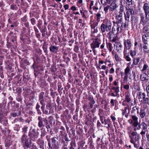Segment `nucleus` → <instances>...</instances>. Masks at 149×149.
<instances>
[{
    "instance_id": "f257e3e1",
    "label": "nucleus",
    "mask_w": 149,
    "mask_h": 149,
    "mask_svg": "<svg viewBox=\"0 0 149 149\" xmlns=\"http://www.w3.org/2000/svg\"><path fill=\"white\" fill-rule=\"evenodd\" d=\"M143 8L144 13L140 14L141 22L143 24H149V3H144Z\"/></svg>"
},
{
    "instance_id": "f03ea898",
    "label": "nucleus",
    "mask_w": 149,
    "mask_h": 149,
    "mask_svg": "<svg viewBox=\"0 0 149 149\" xmlns=\"http://www.w3.org/2000/svg\"><path fill=\"white\" fill-rule=\"evenodd\" d=\"M111 26L112 24L109 20L107 19L104 20L100 27L102 33H103L105 31H110L111 29Z\"/></svg>"
},
{
    "instance_id": "7ed1b4c3",
    "label": "nucleus",
    "mask_w": 149,
    "mask_h": 149,
    "mask_svg": "<svg viewBox=\"0 0 149 149\" xmlns=\"http://www.w3.org/2000/svg\"><path fill=\"white\" fill-rule=\"evenodd\" d=\"M147 129V125L144 122H143L141 123H139L137 124V126H136L134 128V130L136 131L141 129V131L140 134L143 137L146 134V130Z\"/></svg>"
},
{
    "instance_id": "20e7f679",
    "label": "nucleus",
    "mask_w": 149,
    "mask_h": 149,
    "mask_svg": "<svg viewBox=\"0 0 149 149\" xmlns=\"http://www.w3.org/2000/svg\"><path fill=\"white\" fill-rule=\"evenodd\" d=\"M124 81L127 82V81L128 79L129 78L130 79L132 80V77L134 79L136 77V73L134 71H132V73L133 76H132L130 66H128L124 70Z\"/></svg>"
},
{
    "instance_id": "39448f33",
    "label": "nucleus",
    "mask_w": 149,
    "mask_h": 149,
    "mask_svg": "<svg viewBox=\"0 0 149 149\" xmlns=\"http://www.w3.org/2000/svg\"><path fill=\"white\" fill-rule=\"evenodd\" d=\"M48 149H58L59 148L58 144V139L57 138L54 137L51 139L52 143L50 139L48 140Z\"/></svg>"
},
{
    "instance_id": "423d86ee",
    "label": "nucleus",
    "mask_w": 149,
    "mask_h": 149,
    "mask_svg": "<svg viewBox=\"0 0 149 149\" xmlns=\"http://www.w3.org/2000/svg\"><path fill=\"white\" fill-rule=\"evenodd\" d=\"M101 40L98 37L93 40V42L91 44V47L94 53L95 51V49L98 48L101 44Z\"/></svg>"
},
{
    "instance_id": "0eeeda50",
    "label": "nucleus",
    "mask_w": 149,
    "mask_h": 149,
    "mask_svg": "<svg viewBox=\"0 0 149 149\" xmlns=\"http://www.w3.org/2000/svg\"><path fill=\"white\" fill-rule=\"evenodd\" d=\"M130 128H128L129 130ZM132 131V130H129L127 131L128 134H129V137L130 139H134L135 141H138L140 139L141 137L139 134H138L137 132L136 131H132L131 133V132Z\"/></svg>"
},
{
    "instance_id": "6e6552de",
    "label": "nucleus",
    "mask_w": 149,
    "mask_h": 149,
    "mask_svg": "<svg viewBox=\"0 0 149 149\" xmlns=\"http://www.w3.org/2000/svg\"><path fill=\"white\" fill-rule=\"evenodd\" d=\"M123 44L124 49L123 53L124 54H126L127 50H129L132 45V40L130 39H125L124 40Z\"/></svg>"
},
{
    "instance_id": "1a4fd4ad",
    "label": "nucleus",
    "mask_w": 149,
    "mask_h": 149,
    "mask_svg": "<svg viewBox=\"0 0 149 149\" xmlns=\"http://www.w3.org/2000/svg\"><path fill=\"white\" fill-rule=\"evenodd\" d=\"M124 102H126L128 103H130V105L132 106H134L136 103V100L135 98L134 99L133 101L132 100L131 96L130 93H126L125 94V98Z\"/></svg>"
},
{
    "instance_id": "9d476101",
    "label": "nucleus",
    "mask_w": 149,
    "mask_h": 149,
    "mask_svg": "<svg viewBox=\"0 0 149 149\" xmlns=\"http://www.w3.org/2000/svg\"><path fill=\"white\" fill-rule=\"evenodd\" d=\"M111 95L113 97H119L118 93L119 92V87L118 86H113L110 88Z\"/></svg>"
},
{
    "instance_id": "9b49d317",
    "label": "nucleus",
    "mask_w": 149,
    "mask_h": 149,
    "mask_svg": "<svg viewBox=\"0 0 149 149\" xmlns=\"http://www.w3.org/2000/svg\"><path fill=\"white\" fill-rule=\"evenodd\" d=\"M27 136L25 134H24L22 136L21 139L22 142L25 144V146L27 147H29L31 143V141L27 138Z\"/></svg>"
},
{
    "instance_id": "f8f14e48",
    "label": "nucleus",
    "mask_w": 149,
    "mask_h": 149,
    "mask_svg": "<svg viewBox=\"0 0 149 149\" xmlns=\"http://www.w3.org/2000/svg\"><path fill=\"white\" fill-rule=\"evenodd\" d=\"M123 14H115L116 21H113V24H119L121 23L122 22Z\"/></svg>"
},
{
    "instance_id": "ddd939ff",
    "label": "nucleus",
    "mask_w": 149,
    "mask_h": 149,
    "mask_svg": "<svg viewBox=\"0 0 149 149\" xmlns=\"http://www.w3.org/2000/svg\"><path fill=\"white\" fill-rule=\"evenodd\" d=\"M131 119L129 120H131V122L130 123V124H132L134 128L135 126L137 125V124L138 123V118L135 115H132L131 116Z\"/></svg>"
},
{
    "instance_id": "4468645a",
    "label": "nucleus",
    "mask_w": 149,
    "mask_h": 149,
    "mask_svg": "<svg viewBox=\"0 0 149 149\" xmlns=\"http://www.w3.org/2000/svg\"><path fill=\"white\" fill-rule=\"evenodd\" d=\"M29 135L31 139L33 141H34L35 139L37 138L36 133V132L34 129H33L31 128L30 130Z\"/></svg>"
},
{
    "instance_id": "2eb2a0df",
    "label": "nucleus",
    "mask_w": 149,
    "mask_h": 149,
    "mask_svg": "<svg viewBox=\"0 0 149 149\" xmlns=\"http://www.w3.org/2000/svg\"><path fill=\"white\" fill-rule=\"evenodd\" d=\"M104 122L105 126L107 128L108 130L111 128V123L109 118H104Z\"/></svg>"
},
{
    "instance_id": "dca6fc26",
    "label": "nucleus",
    "mask_w": 149,
    "mask_h": 149,
    "mask_svg": "<svg viewBox=\"0 0 149 149\" xmlns=\"http://www.w3.org/2000/svg\"><path fill=\"white\" fill-rule=\"evenodd\" d=\"M114 45L116 46V49L118 53H121L122 50L123 46L120 42H116Z\"/></svg>"
},
{
    "instance_id": "f3484780",
    "label": "nucleus",
    "mask_w": 149,
    "mask_h": 149,
    "mask_svg": "<svg viewBox=\"0 0 149 149\" xmlns=\"http://www.w3.org/2000/svg\"><path fill=\"white\" fill-rule=\"evenodd\" d=\"M149 74H146V73L144 72L141 74L140 76V79L141 81H146L148 80V76Z\"/></svg>"
},
{
    "instance_id": "a211bd4d",
    "label": "nucleus",
    "mask_w": 149,
    "mask_h": 149,
    "mask_svg": "<svg viewBox=\"0 0 149 149\" xmlns=\"http://www.w3.org/2000/svg\"><path fill=\"white\" fill-rule=\"evenodd\" d=\"M109 10L110 11H113L118 7V6L115 3V1L112 2L111 4L109 5Z\"/></svg>"
},
{
    "instance_id": "6ab92c4d",
    "label": "nucleus",
    "mask_w": 149,
    "mask_h": 149,
    "mask_svg": "<svg viewBox=\"0 0 149 149\" xmlns=\"http://www.w3.org/2000/svg\"><path fill=\"white\" fill-rule=\"evenodd\" d=\"M137 96L139 99H142L143 100L146 97L147 95L144 93H142L141 92H139L137 93Z\"/></svg>"
},
{
    "instance_id": "aec40b11",
    "label": "nucleus",
    "mask_w": 149,
    "mask_h": 149,
    "mask_svg": "<svg viewBox=\"0 0 149 149\" xmlns=\"http://www.w3.org/2000/svg\"><path fill=\"white\" fill-rule=\"evenodd\" d=\"M134 17L130 15L127 13L125 14V21L127 22L133 21Z\"/></svg>"
},
{
    "instance_id": "412c9836",
    "label": "nucleus",
    "mask_w": 149,
    "mask_h": 149,
    "mask_svg": "<svg viewBox=\"0 0 149 149\" xmlns=\"http://www.w3.org/2000/svg\"><path fill=\"white\" fill-rule=\"evenodd\" d=\"M116 0H100L101 3L103 5L109 4L112 2L115 1Z\"/></svg>"
},
{
    "instance_id": "4be33fe9",
    "label": "nucleus",
    "mask_w": 149,
    "mask_h": 149,
    "mask_svg": "<svg viewBox=\"0 0 149 149\" xmlns=\"http://www.w3.org/2000/svg\"><path fill=\"white\" fill-rule=\"evenodd\" d=\"M148 44H144L142 46L141 45V48L143 49L144 53H149V48L148 47Z\"/></svg>"
},
{
    "instance_id": "5701e85b",
    "label": "nucleus",
    "mask_w": 149,
    "mask_h": 149,
    "mask_svg": "<svg viewBox=\"0 0 149 149\" xmlns=\"http://www.w3.org/2000/svg\"><path fill=\"white\" fill-rule=\"evenodd\" d=\"M130 110L129 106L127 104L125 107L123 109H122V115L124 116L125 114L128 113L127 110H128V113H129V111Z\"/></svg>"
},
{
    "instance_id": "b1692460",
    "label": "nucleus",
    "mask_w": 149,
    "mask_h": 149,
    "mask_svg": "<svg viewBox=\"0 0 149 149\" xmlns=\"http://www.w3.org/2000/svg\"><path fill=\"white\" fill-rule=\"evenodd\" d=\"M143 72L146 73V74H149V67L148 65L146 63H144L143 66V68L141 70Z\"/></svg>"
},
{
    "instance_id": "393cba45",
    "label": "nucleus",
    "mask_w": 149,
    "mask_h": 149,
    "mask_svg": "<svg viewBox=\"0 0 149 149\" xmlns=\"http://www.w3.org/2000/svg\"><path fill=\"white\" fill-rule=\"evenodd\" d=\"M38 119L40 120L38 123V126L41 127H42L44 126L45 125V122L47 121L45 119H41L40 117H39Z\"/></svg>"
},
{
    "instance_id": "a878e982",
    "label": "nucleus",
    "mask_w": 149,
    "mask_h": 149,
    "mask_svg": "<svg viewBox=\"0 0 149 149\" xmlns=\"http://www.w3.org/2000/svg\"><path fill=\"white\" fill-rule=\"evenodd\" d=\"M141 118L142 119L143 118L146 116V113L145 110L144 109H141L140 110V111L139 113Z\"/></svg>"
},
{
    "instance_id": "bb28decb",
    "label": "nucleus",
    "mask_w": 149,
    "mask_h": 149,
    "mask_svg": "<svg viewBox=\"0 0 149 149\" xmlns=\"http://www.w3.org/2000/svg\"><path fill=\"white\" fill-rule=\"evenodd\" d=\"M58 49V47L55 46H51L49 47V49L50 52L54 53H56Z\"/></svg>"
},
{
    "instance_id": "cd10ccee",
    "label": "nucleus",
    "mask_w": 149,
    "mask_h": 149,
    "mask_svg": "<svg viewBox=\"0 0 149 149\" xmlns=\"http://www.w3.org/2000/svg\"><path fill=\"white\" fill-rule=\"evenodd\" d=\"M141 103L143 104H146L149 105V96L147 95L146 97L143 100H141Z\"/></svg>"
},
{
    "instance_id": "c85d7f7f",
    "label": "nucleus",
    "mask_w": 149,
    "mask_h": 149,
    "mask_svg": "<svg viewBox=\"0 0 149 149\" xmlns=\"http://www.w3.org/2000/svg\"><path fill=\"white\" fill-rule=\"evenodd\" d=\"M149 38V36L148 34L143 35L142 37V40L144 44H147Z\"/></svg>"
},
{
    "instance_id": "c756f323",
    "label": "nucleus",
    "mask_w": 149,
    "mask_h": 149,
    "mask_svg": "<svg viewBox=\"0 0 149 149\" xmlns=\"http://www.w3.org/2000/svg\"><path fill=\"white\" fill-rule=\"evenodd\" d=\"M98 32L97 27L91 28V35L92 36H94V34Z\"/></svg>"
},
{
    "instance_id": "7c9ffc66",
    "label": "nucleus",
    "mask_w": 149,
    "mask_h": 149,
    "mask_svg": "<svg viewBox=\"0 0 149 149\" xmlns=\"http://www.w3.org/2000/svg\"><path fill=\"white\" fill-rule=\"evenodd\" d=\"M100 4L99 3L97 2H96L94 5L92 7V8L93 10L96 11L97 10H98V7L100 6Z\"/></svg>"
},
{
    "instance_id": "2f4dec72",
    "label": "nucleus",
    "mask_w": 149,
    "mask_h": 149,
    "mask_svg": "<svg viewBox=\"0 0 149 149\" xmlns=\"http://www.w3.org/2000/svg\"><path fill=\"white\" fill-rule=\"evenodd\" d=\"M102 18L101 14L100 13H97L96 15V19L97 22H99L100 21V19Z\"/></svg>"
},
{
    "instance_id": "473e14b6",
    "label": "nucleus",
    "mask_w": 149,
    "mask_h": 149,
    "mask_svg": "<svg viewBox=\"0 0 149 149\" xmlns=\"http://www.w3.org/2000/svg\"><path fill=\"white\" fill-rule=\"evenodd\" d=\"M44 93L43 92H41L39 95V100L40 101L41 104H43V102H44L43 99V95Z\"/></svg>"
},
{
    "instance_id": "72a5a7b5",
    "label": "nucleus",
    "mask_w": 149,
    "mask_h": 149,
    "mask_svg": "<svg viewBox=\"0 0 149 149\" xmlns=\"http://www.w3.org/2000/svg\"><path fill=\"white\" fill-rule=\"evenodd\" d=\"M140 58H133V64L134 65H136L138 64Z\"/></svg>"
},
{
    "instance_id": "f704fd0d",
    "label": "nucleus",
    "mask_w": 149,
    "mask_h": 149,
    "mask_svg": "<svg viewBox=\"0 0 149 149\" xmlns=\"http://www.w3.org/2000/svg\"><path fill=\"white\" fill-rule=\"evenodd\" d=\"M123 55L124 58L126 61L128 62H130L131 61V58L129 56V54L127 53V52L126 54H124L123 53Z\"/></svg>"
},
{
    "instance_id": "c9c22d12",
    "label": "nucleus",
    "mask_w": 149,
    "mask_h": 149,
    "mask_svg": "<svg viewBox=\"0 0 149 149\" xmlns=\"http://www.w3.org/2000/svg\"><path fill=\"white\" fill-rule=\"evenodd\" d=\"M107 46L109 51L110 52H112L113 49V47L112 44L110 42H107Z\"/></svg>"
},
{
    "instance_id": "e433bc0d",
    "label": "nucleus",
    "mask_w": 149,
    "mask_h": 149,
    "mask_svg": "<svg viewBox=\"0 0 149 149\" xmlns=\"http://www.w3.org/2000/svg\"><path fill=\"white\" fill-rule=\"evenodd\" d=\"M116 30L117 31V33H120L122 30V27L120 26V24H116Z\"/></svg>"
},
{
    "instance_id": "4c0bfd02",
    "label": "nucleus",
    "mask_w": 149,
    "mask_h": 149,
    "mask_svg": "<svg viewBox=\"0 0 149 149\" xmlns=\"http://www.w3.org/2000/svg\"><path fill=\"white\" fill-rule=\"evenodd\" d=\"M38 146L39 147L40 149H44V142L42 141H38Z\"/></svg>"
},
{
    "instance_id": "58836bf2",
    "label": "nucleus",
    "mask_w": 149,
    "mask_h": 149,
    "mask_svg": "<svg viewBox=\"0 0 149 149\" xmlns=\"http://www.w3.org/2000/svg\"><path fill=\"white\" fill-rule=\"evenodd\" d=\"M126 13L132 16L134 13V12L132 8H129L127 10Z\"/></svg>"
},
{
    "instance_id": "ea45409f",
    "label": "nucleus",
    "mask_w": 149,
    "mask_h": 149,
    "mask_svg": "<svg viewBox=\"0 0 149 149\" xmlns=\"http://www.w3.org/2000/svg\"><path fill=\"white\" fill-rule=\"evenodd\" d=\"M136 51L135 50H131L130 52V55L132 58H134V56L136 55Z\"/></svg>"
},
{
    "instance_id": "a19ab883",
    "label": "nucleus",
    "mask_w": 149,
    "mask_h": 149,
    "mask_svg": "<svg viewBox=\"0 0 149 149\" xmlns=\"http://www.w3.org/2000/svg\"><path fill=\"white\" fill-rule=\"evenodd\" d=\"M98 22H92L91 23V28L94 27H97V26L98 24Z\"/></svg>"
},
{
    "instance_id": "79ce46f5",
    "label": "nucleus",
    "mask_w": 149,
    "mask_h": 149,
    "mask_svg": "<svg viewBox=\"0 0 149 149\" xmlns=\"http://www.w3.org/2000/svg\"><path fill=\"white\" fill-rule=\"evenodd\" d=\"M143 31L144 33H149V26L148 25L145 26L143 29Z\"/></svg>"
},
{
    "instance_id": "37998d69",
    "label": "nucleus",
    "mask_w": 149,
    "mask_h": 149,
    "mask_svg": "<svg viewBox=\"0 0 149 149\" xmlns=\"http://www.w3.org/2000/svg\"><path fill=\"white\" fill-rule=\"evenodd\" d=\"M136 111H137V113L138 114L139 113V107L135 106L132 108V113H134Z\"/></svg>"
},
{
    "instance_id": "c03bdc74",
    "label": "nucleus",
    "mask_w": 149,
    "mask_h": 149,
    "mask_svg": "<svg viewBox=\"0 0 149 149\" xmlns=\"http://www.w3.org/2000/svg\"><path fill=\"white\" fill-rule=\"evenodd\" d=\"M133 87L136 91H139L140 90V88L139 86L137 85V84L135 82H134L133 84Z\"/></svg>"
},
{
    "instance_id": "a18cd8bd",
    "label": "nucleus",
    "mask_w": 149,
    "mask_h": 149,
    "mask_svg": "<svg viewBox=\"0 0 149 149\" xmlns=\"http://www.w3.org/2000/svg\"><path fill=\"white\" fill-rule=\"evenodd\" d=\"M124 10V8L123 6L122 5H121L120 6L119 11L118 13L123 14V12Z\"/></svg>"
},
{
    "instance_id": "49530a36",
    "label": "nucleus",
    "mask_w": 149,
    "mask_h": 149,
    "mask_svg": "<svg viewBox=\"0 0 149 149\" xmlns=\"http://www.w3.org/2000/svg\"><path fill=\"white\" fill-rule=\"evenodd\" d=\"M80 12L81 14V15H82V17L83 18H86L87 17L86 16V14L87 13V11H86L84 10L83 12L81 10H80Z\"/></svg>"
},
{
    "instance_id": "de8ad7c7",
    "label": "nucleus",
    "mask_w": 149,
    "mask_h": 149,
    "mask_svg": "<svg viewBox=\"0 0 149 149\" xmlns=\"http://www.w3.org/2000/svg\"><path fill=\"white\" fill-rule=\"evenodd\" d=\"M70 147L69 148H75L76 146V144L74 141H72L70 143Z\"/></svg>"
},
{
    "instance_id": "09e8293b",
    "label": "nucleus",
    "mask_w": 149,
    "mask_h": 149,
    "mask_svg": "<svg viewBox=\"0 0 149 149\" xmlns=\"http://www.w3.org/2000/svg\"><path fill=\"white\" fill-rule=\"evenodd\" d=\"M114 57L116 61L118 63L120 61V58L118 55V54H115Z\"/></svg>"
},
{
    "instance_id": "8fccbe9b",
    "label": "nucleus",
    "mask_w": 149,
    "mask_h": 149,
    "mask_svg": "<svg viewBox=\"0 0 149 149\" xmlns=\"http://www.w3.org/2000/svg\"><path fill=\"white\" fill-rule=\"evenodd\" d=\"M90 8L91 9L92 8V7L94 6V1L92 0L90 1Z\"/></svg>"
},
{
    "instance_id": "3c124183",
    "label": "nucleus",
    "mask_w": 149,
    "mask_h": 149,
    "mask_svg": "<svg viewBox=\"0 0 149 149\" xmlns=\"http://www.w3.org/2000/svg\"><path fill=\"white\" fill-rule=\"evenodd\" d=\"M109 9V5H107L104 8V10L106 13H107L108 12Z\"/></svg>"
},
{
    "instance_id": "603ef678",
    "label": "nucleus",
    "mask_w": 149,
    "mask_h": 149,
    "mask_svg": "<svg viewBox=\"0 0 149 149\" xmlns=\"http://www.w3.org/2000/svg\"><path fill=\"white\" fill-rule=\"evenodd\" d=\"M79 50V47L77 45L74 46V51L76 53H77L78 52V50Z\"/></svg>"
},
{
    "instance_id": "864d4df0",
    "label": "nucleus",
    "mask_w": 149,
    "mask_h": 149,
    "mask_svg": "<svg viewBox=\"0 0 149 149\" xmlns=\"http://www.w3.org/2000/svg\"><path fill=\"white\" fill-rule=\"evenodd\" d=\"M112 34L113 32L111 31H110L108 33V38H110V39L112 38Z\"/></svg>"
},
{
    "instance_id": "5fc2aeb1",
    "label": "nucleus",
    "mask_w": 149,
    "mask_h": 149,
    "mask_svg": "<svg viewBox=\"0 0 149 149\" xmlns=\"http://www.w3.org/2000/svg\"><path fill=\"white\" fill-rule=\"evenodd\" d=\"M100 120L101 122V123L102 124L104 123V118H106L104 116H100Z\"/></svg>"
},
{
    "instance_id": "6e6d98bb",
    "label": "nucleus",
    "mask_w": 149,
    "mask_h": 149,
    "mask_svg": "<svg viewBox=\"0 0 149 149\" xmlns=\"http://www.w3.org/2000/svg\"><path fill=\"white\" fill-rule=\"evenodd\" d=\"M123 88L127 90H128L130 88V86L129 84L125 85L123 86Z\"/></svg>"
},
{
    "instance_id": "4d7b16f0",
    "label": "nucleus",
    "mask_w": 149,
    "mask_h": 149,
    "mask_svg": "<svg viewBox=\"0 0 149 149\" xmlns=\"http://www.w3.org/2000/svg\"><path fill=\"white\" fill-rule=\"evenodd\" d=\"M120 26H121L122 28H126V23H124L123 22H122L121 23H120Z\"/></svg>"
},
{
    "instance_id": "13d9d810",
    "label": "nucleus",
    "mask_w": 149,
    "mask_h": 149,
    "mask_svg": "<svg viewBox=\"0 0 149 149\" xmlns=\"http://www.w3.org/2000/svg\"><path fill=\"white\" fill-rule=\"evenodd\" d=\"M127 3L128 5H131L132 3V0H126Z\"/></svg>"
},
{
    "instance_id": "bf43d9fd",
    "label": "nucleus",
    "mask_w": 149,
    "mask_h": 149,
    "mask_svg": "<svg viewBox=\"0 0 149 149\" xmlns=\"http://www.w3.org/2000/svg\"><path fill=\"white\" fill-rule=\"evenodd\" d=\"M63 143V145L62 146H64V147H67L68 143L67 142H65V141H64L63 142H62Z\"/></svg>"
},
{
    "instance_id": "052dcab7",
    "label": "nucleus",
    "mask_w": 149,
    "mask_h": 149,
    "mask_svg": "<svg viewBox=\"0 0 149 149\" xmlns=\"http://www.w3.org/2000/svg\"><path fill=\"white\" fill-rule=\"evenodd\" d=\"M110 117L112 120V121L114 123L116 119V118L115 117V116H112V115H111Z\"/></svg>"
},
{
    "instance_id": "680f3d73",
    "label": "nucleus",
    "mask_w": 149,
    "mask_h": 149,
    "mask_svg": "<svg viewBox=\"0 0 149 149\" xmlns=\"http://www.w3.org/2000/svg\"><path fill=\"white\" fill-rule=\"evenodd\" d=\"M28 127H24L23 128V132L24 133L26 132L27 130Z\"/></svg>"
},
{
    "instance_id": "e2e57ef3",
    "label": "nucleus",
    "mask_w": 149,
    "mask_h": 149,
    "mask_svg": "<svg viewBox=\"0 0 149 149\" xmlns=\"http://www.w3.org/2000/svg\"><path fill=\"white\" fill-rule=\"evenodd\" d=\"M78 23L81 24V26H83L84 25V24L82 23V19H79Z\"/></svg>"
},
{
    "instance_id": "0e129e2a",
    "label": "nucleus",
    "mask_w": 149,
    "mask_h": 149,
    "mask_svg": "<svg viewBox=\"0 0 149 149\" xmlns=\"http://www.w3.org/2000/svg\"><path fill=\"white\" fill-rule=\"evenodd\" d=\"M109 73L110 74H113L114 72V70L113 68H111L109 70Z\"/></svg>"
},
{
    "instance_id": "69168bd1",
    "label": "nucleus",
    "mask_w": 149,
    "mask_h": 149,
    "mask_svg": "<svg viewBox=\"0 0 149 149\" xmlns=\"http://www.w3.org/2000/svg\"><path fill=\"white\" fill-rule=\"evenodd\" d=\"M110 103L111 105L112 106H113L114 105V100L113 99H111L110 101Z\"/></svg>"
},
{
    "instance_id": "338daca9",
    "label": "nucleus",
    "mask_w": 149,
    "mask_h": 149,
    "mask_svg": "<svg viewBox=\"0 0 149 149\" xmlns=\"http://www.w3.org/2000/svg\"><path fill=\"white\" fill-rule=\"evenodd\" d=\"M31 22L33 25H34L36 23V21L34 19L32 18L31 19Z\"/></svg>"
},
{
    "instance_id": "774afa93",
    "label": "nucleus",
    "mask_w": 149,
    "mask_h": 149,
    "mask_svg": "<svg viewBox=\"0 0 149 149\" xmlns=\"http://www.w3.org/2000/svg\"><path fill=\"white\" fill-rule=\"evenodd\" d=\"M11 114L13 117H15L17 116V113H11Z\"/></svg>"
}]
</instances>
